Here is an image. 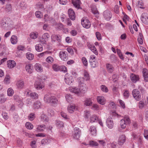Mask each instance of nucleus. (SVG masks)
I'll return each instance as SVG.
<instances>
[{"mask_svg":"<svg viewBox=\"0 0 148 148\" xmlns=\"http://www.w3.org/2000/svg\"><path fill=\"white\" fill-rule=\"evenodd\" d=\"M60 115L61 116L63 117L64 119H69V117L66 114L63 112H62L60 113Z\"/></svg>","mask_w":148,"mask_h":148,"instance_id":"obj_52","label":"nucleus"},{"mask_svg":"<svg viewBox=\"0 0 148 148\" xmlns=\"http://www.w3.org/2000/svg\"><path fill=\"white\" fill-rule=\"evenodd\" d=\"M2 116L3 118L5 119H7L8 118V116L7 114V113L5 112H3L2 113Z\"/></svg>","mask_w":148,"mask_h":148,"instance_id":"obj_62","label":"nucleus"},{"mask_svg":"<svg viewBox=\"0 0 148 148\" xmlns=\"http://www.w3.org/2000/svg\"><path fill=\"white\" fill-rule=\"evenodd\" d=\"M101 90L103 92H107L108 91V88L105 85H101Z\"/></svg>","mask_w":148,"mask_h":148,"instance_id":"obj_43","label":"nucleus"},{"mask_svg":"<svg viewBox=\"0 0 148 148\" xmlns=\"http://www.w3.org/2000/svg\"><path fill=\"white\" fill-rule=\"evenodd\" d=\"M56 124L58 126V127L60 128L63 127L64 126V123L60 121H57L56 122Z\"/></svg>","mask_w":148,"mask_h":148,"instance_id":"obj_50","label":"nucleus"},{"mask_svg":"<svg viewBox=\"0 0 148 148\" xmlns=\"http://www.w3.org/2000/svg\"><path fill=\"white\" fill-rule=\"evenodd\" d=\"M36 50L38 52H41L43 51V48L40 44H37L35 46Z\"/></svg>","mask_w":148,"mask_h":148,"instance_id":"obj_30","label":"nucleus"},{"mask_svg":"<svg viewBox=\"0 0 148 148\" xmlns=\"http://www.w3.org/2000/svg\"><path fill=\"white\" fill-rule=\"evenodd\" d=\"M65 82L67 84H71L72 83V77L70 76L69 78H65Z\"/></svg>","mask_w":148,"mask_h":148,"instance_id":"obj_36","label":"nucleus"},{"mask_svg":"<svg viewBox=\"0 0 148 148\" xmlns=\"http://www.w3.org/2000/svg\"><path fill=\"white\" fill-rule=\"evenodd\" d=\"M146 106V104L145 103L144 101L142 100L140 101L138 104V106L140 109L145 108Z\"/></svg>","mask_w":148,"mask_h":148,"instance_id":"obj_32","label":"nucleus"},{"mask_svg":"<svg viewBox=\"0 0 148 148\" xmlns=\"http://www.w3.org/2000/svg\"><path fill=\"white\" fill-rule=\"evenodd\" d=\"M83 75V77H80L78 78L79 83H84V81H87L90 80V77L89 73L86 71H84Z\"/></svg>","mask_w":148,"mask_h":148,"instance_id":"obj_5","label":"nucleus"},{"mask_svg":"<svg viewBox=\"0 0 148 148\" xmlns=\"http://www.w3.org/2000/svg\"><path fill=\"white\" fill-rule=\"evenodd\" d=\"M97 100L98 102L101 105H104L105 104L106 99L103 96H97Z\"/></svg>","mask_w":148,"mask_h":148,"instance_id":"obj_16","label":"nucleus"},{"mask_svg":"<svg viewBox=\"0 0 148 148\" xmlns=\"http://www.w3.org/2000/svg\"><path fill=\"white\" fill-rule=\"evenodd\" d=\"M112 91L114 94H117L119 93L118 88L114 86L112 89Z\"/></svg>","mask_w":148,"mask_h":148,"instance_id":"obj_58","label":"nucleus"},{"mask_svg":"<svg viewBox=\"0 0 148 148\" xmlns=\"http://www.w3.org/2000/svg\"><path fill=\"white\" fill-rule=\"evenodd\" d=\"M81 23L83 27L85 28H89L91 26V24L90 21L85 17L82 19Z\"/></svg>","mask_w":148,"mask_h":148,"instance_id":"obj_8","label":"nucleus"},{"mask_svg":"<svg viewBox=\"0 0 148 148\" xmlns=\"http://www.w3.org/2000/svg\"><path fill=\"white\" fill-rule=\"evenodd\" d=\"M144 136L148 140V130H144Z\"/></svg>","mask_w":148,"mask_h":148,"instance_id":"obj_64","label":"nucleus"},{"mask_svg":"<svg viewBox=\"0 0 148 148\" xmlns=\"http://www.w3.org/2000/svg\"><path fill=\"white\" fill-rule=\"evenodd\" d=\"M75 108V105L74 104L71 105L68 107V111L69 112L71 113L74 112Z\"/></svg>","mask_w":148,"mask_h":148,"instance_id":"obj_28","label":"nucleus"},{"mask_svg":"<svg viewBox=\"0 0 148 148\" xmlns=\"http://www.w3.org/2000/svg\"><path fill=\"white\" fill-rule=\"evenodd\" d=\"M46 61L48 63L51 64L54 61V59L51 56L48 57L46 59Z\"/></svg>","mask_w":148,"mask_h":148,"instance_id":"obj_42","label":"nucleus"},{"mask_svg":"<svg viewBox=\"0 0 148 148\" xmlns=\"http://www.w3.org/2000/svg\"><path fill=\"white\" fill-rule=\"evenodd\" d=\"M50 37V36L48 33H45L43 34L40 40V42L43 45L45 44H46V41Z\"/></svg>","mask_w":148,"mask_h":148,"instance_id":"obj_10","label":"nucleus"},{"mask_svg":"<svg viewBox=\"0 0 148 148\" xmlns=\"http://www.w3.org/2000/svg\"><path fill=\"white\" fill-rule=\"evenodd\" d=\"M132 93L133 97L136 101H139L140 100L141 96L140 91L137 89H133Z\"/></svg>","mask_w":148,"mask_h":148,"instance_id":"obj_7","label":"nucleus"},{"mask_svg":"<svg viewBox=\"0 0 148 148\" xmlns=\"http://www.w3.org/2000/svg\"><path fill=\"white\" fill-rule=\"evenodd\" d=\"M142 72L145 80L148 82V70L146 68H144Z\"/></svg>","mask_w":148,"mask_h":148,"instance_id":"obj_21","label":"nucleus"},{"mask_svg":"<svg viewBox=\"0 0 148 148\" xmlns=\"http://www.w3.org/2000/svg\"><path fill=\"white\" fill-rule=\"evenodd\" d=\"M65 98L67 101L69 102L72 101V100L73 99L72 95L68 94L66 95L65 96Z\"/></svg>","mask_w":148,"mask_h":148,"instance_id":"obj_47","label":"nucleus"},{"mask_svg":"<svg viewBox=\"0 0 148 148\" xmlns=\"http://www.w3.org/2000/svg\"><path fill=\"white\" fill-rule=\"evenodd\" d=\"M130 79L132 81L133 83H136V82L138 81L139 79V76L137 75H135L133 73H132L130 75Z\"/></svg>","mask_w":148,"mask_h":148,"instance_id":"obj_17","label":"nucleus"},{"mask_svg":"<svg viewBox=\"0 0 148 148\" xmlns=\"http://www.w3.org/2000/svg\"><path fill=\"white\" fill-rule=\"evenodd\" d=\"M106 124L108 127L110 129L112 128L114 126V123L111 117H109L107 119Z\"/></svg>","mask_w":148,"mask_h":148,"instance_id":"obj_14","label":"nucleus"},{"mask_svg":"<svg viewBox=\"0 0 148 148\" xmlns=\"http://www.w3.org/2000/svg\"><path fill=\"white\" fill-rule=\"evenodd\" d=\"M87 46L88 48L96 55H97L98 54V52L95 47L93 45H92L90 44H88Z\"/></svg>","mask_w":148,"mask_h":148,"instance_id":"obj_18","label":"nucleus"},{"mask_svg":"<svg viewBox=\"0 0 148 148\" xmlns=\"http://www.w3.org/2000/svg\"><path fill=\"white\" fill-rule=\"evenodd\" d=\"M26 127L29 129L31 130L33 128V125L30 123L29 122H27L25 124Z\"/></svg>","mask_w":148,"mask_h":148,"instance_id":"obj_44","label":"nucleus"},{"mask_svg":"<svg viewBox=\"0 0 148 148\" xmlns=\"http://www.w3.org/2000/svg\"><path fill=\"white\" fill-rule=\"evenodd\" d=\"M38 36V33L37 32H32L30 35V36L31 38L33 39L36 38Z\"/></svg>","mask_w":148,"mask_h":148,"instance_id":"obj_41","label":"nucleus"},{"mask_svg":"<svg viewBox=\"0 0 148 148\" xmlns=\"http://www.w3.org/2000/svg\"><path fill=\"white\" fill-rule=\"evenodd\" d=\"M41 106V103L39 101H37L33 104V107L34 109H38Z\"/></svg>","mask_w":148,"mask_h":148,"instance_id":"obj_31","label":"nucleus"},{"mask_svg":"<svg viewBox=\"0 0 148 148\" xmlns=\"http://www.w3.org/2000/svg\"><path fill=\"white\" fill-rule=\"evenodd\" d=\"M51 37L53 40L55 41L56 40H60V35L54 34L51 36Z\"/></svg>","mask_w":148,"mask_h":148,"instance_id":"obj_37","label":"nucleus"},{"mask_svg":"<svg viewBox=\"0 0 148 148\" xmlns=\"http://www.w3.org/2000/svg\"><path fill=\"white\" fill-rule=\"evenodd\" d=\"M91 115L90 111L89 110H86L84 112V117L87 119L90 118Z\"/></svg>","mask_w":148,"mask_h":148,"instance_id":"obj_33","label":"nucleus"},{"mask_svg":"<svg viewBox=\"0 0 148 148\" xmlns=\"http://www.w3.org/2000/svg\"><path fill=\"white\" fill-rule=\"evenodd\" d=\"M119 102L121 107L123 108H125V107L124 103L123 101L121 99L119 100Z\"/></svg>","mask_w":148,"mask_h":148,"instance_id":"obj_60","label":"nucleus"},{"mask_svg":"<svg viewBox=\"0 0 148 148\" xmlns=\"http://www.w3.org/2000/svg\"><path fill=\"white\" fill-rule=\"evenodd\" d=\"M123 95L125 99L128 98L129 96V91L127 90H124L123 93Z\"/></svg>","mask_w":148,"mask_h":148,"instance_id":"obj_51","label":"nucleus"},{"mask_svg":"<svg viewBox=\"0 0 148 148\" xmlns=\"http://www.w3.org/2000/svg\"><path fill=\"white\" fill-rule=\"evenodd\" d=\"M82 61L83 64L85 66H87L88 65V62L86 58L83 57L82 58Z\"/></svg>","mask_w":148,"mask_h":148,"instance_id":"obj_53","label":"nucleus"},{"mask_svg":"<svg viewBox=\"0 0 148 148\" xmlns=\"http://www.w3.org/2000/svg\"><path fill=\"white\" fill-rule=\"evenodd\" d=\"M44 100L47 103L53 104L56 103L58 101V99L55 97L49 95H46L45 96Z\"/></svg>","mask_w":148,"mask_h":148,"instance_id":"obj_3","label":"nucleus"},{"mask_svg":"<svg viewBox=\"0 0 148 148\" xmlns=\"http://www.w3.org/2000/svg\"><path fill=\"white\" fill-rule=\"evenodd\" d=\"M84 104L86 106H91L92 104L91 99L90 98L87 99L84 101Z\"/></svg>","mask_w":148,"mask_h":148,"instance_id":"obj_35","label":"nucleus"},{"mask_svg":"<svg viewBox=\"0 0 148 148\" xmlns=\"http://www.w3.org/2000/svg\"><path fill=\"white\" fill-rule=\"evenodd\" d=\"M68 13L70 18L72 20H74L75 18V15L73 10L71 9H70L68 10Z\"/></svg>","mask_w":148,"mask_h":148,"instance_id":"obj_19","label":"nucleus"},{"mask_svg":"<svg viewBox=\"0 0 148 148\" xmlns=\"http://www.w3.org/2000/svg\"><path fill=\"white\" fill-rule=\"evenodd\" d=\"M26 58L29 60H32L34 57V56L33 54L29 52H28L26 53Z\"/></svg>","mask_w":148,"mask_h":148,"instance_id":"obj_39","label":"nucleus"},{"mask_svg":"<svg viewBox=\"0 0 148 148\" xmlns=\"http://www.w3.org/2000/svg\"><path fill=\"white\" fill-rule=\"evenodd\" d=\"M46 128L45 125H38L37 127V130L38 131H43Z\"/></svg>","mask_w":148,"mask_h":148,"instance_id":"obj_34","label":"nucleus"},{"mask_svg":"<svg viewBox=\"0 0 148 148\" xmlns=\"http://www.w3.org/2000/svg\"><path fill=\"white\" fill-rule=\"evenodd\" d=\"M10 76L9 75H6L4 79V82L6 84H8L10 82Z\"/></svg>","mask_w":148,"mask_h":148,"instance_id":"obj_49","label":"nucleus"},{"mask_svg":"<svg viewBox=\"0 0 148 148\" xmlns=\"http://www.w3.org/2000/svg\"><path fill=\"white\" fill-rule=\"evenodd\" d=\"M29 96L32 99H36L38 98V94L35 92H31L29 95Z\"/></svg>","mask_w":148,"mask_h":148,"instance_id":"obj_38","label":"nucleus"},{"mask_svg":"<svg viewBox=\"0 0 148 148\" xmlns=\"http://www.w3.org/2000/svg\"><path fill=\"white\" fill-rule=\"evenodd\" d=\"M106 67L108 72L110 73H112L114 70V68L113 65L110 64H106Z\"/></svg>","mask_w":148,"mask_h":148,"instance_id":"obj_26","label":"nucleus"},{"mask_svg":"<svg viewBox=\"0 0 148 148\" xmlns=\"http://www.w3.org/2000/svg\"><path fill=\"white\" fill-rule=\"evenodd\" d=\"M116 52L119 56L120 59L122 60H123L124 58L120 50L117 49H116Z\"/></svg>","mask_w":148,"mask_h":148,"instance_id":"obj_46","label":"nucleus"},{"mask_svg":"<svg viewBox=\"0 0 148 148\" xmlns=\"http://www.w3.org/2000/svg\"><path fill=\"white\" fill-rule=\"evenodd\" d=\"M34 68L35 70L38 72H41L43 71V68L41 65L38 64L36 63L34 65Z\"/></svg>","mask_w":148,"mask_h":148,"instance_id":"obj_24","label":"nucleus"},{"mask_svg":"<svg viewBox=\"0 0 148 148\" xmlns=\"http://www.w3.org/2000/svg\"><path fill=\"white\" fill-rule=\"evenodd\" d=\"M92 13L95 14H99V12L97 10V9L95 8H94L92 9Z\"/></svg>","mask_w":148,"mask_h":148,"instance_id":"obj_59","label":"nucleus"},{"mask_svg":"<svg viewBox=\"0 0 148 148\" xmlns=\"http://www.w3.org/2000/svg\"><path fill=\"white\" fill-rule=\"evenodd\" d=\"M126 138L125 135H122L119 136L118 141V144L120 145H122L125 142Z\"/></svg>","mask_w":148,"mask_h":148,"instance_id":"obj_13","label":"nucleus"},{"mask_svg":"<svg viewBox=\"0 0 148 148\" xmlns=\"http://www.w3.org/2000/svg\"><path fill=\"white\" fill-rule=\"evenodd\" d=\"M25 68L27 72L29 74L31 73L33 71V66L31 64H27L25 67Z\"/></svg>","mask_w":148,"mask_h":148,"instance_id":"obj_20","label":"nucleus"},{"mask_svg":"<svg viewBox=\"0 0 148 148\" xmlns=\"http://www.w3.org/2000/svg\"><path fill=\"white\" fill-rule=\"evenodd\" d=\"M147 13H143L141 15V20L142 22L145 24L148 23V16Z\"/></svg>","mask_w":148,"mask_h":148,"instance_id":"obj_12","label":"nucleus"},{"mask_svg":"<svg viewBox=\"0 0 148 148\" xmlns=\"http://www.w3.org/2000/svg\"><path fill=\"white\" fill-rule=\"evenodd\" d=\"M11 43L13 44H16L17 42V37L14 35L12 36L10 38Z\"/></svg>","mask_w":148,"mask_h":148,"instance_id":"obj_29","label":"nucleus"},{"mask_svg":"<svg viewBox=\"0 0 148 148\" xmlns=\"http://www.w3.org/2000/svg\"><path fill=\"white\" fill-rule=\"evenodd\" d=\"M16 85L19 89H22L23 88L24 86V82L22 80H19L17 81Z\"/></svg>","mask_w":148,"mask_h":148,"instance_id":"obj_22","label":"nucleus"},{"mask_svg":"<svg viewBox=\"0 0 148 148\" xmlns=\"http://www.w3.org/2000/svg\"><path fill=\"white\" fill-rule=\"evenodd\" d=\"M131 121L129 117L127 116H125L124 117L123 119L121 121V126L122 129H125L126 126L129 125Z\"/></svg>","mask_w":148,"mask_h":148,"instance_id":"obj_4","label":"nucleus"},{"mask_svg":"<svg viewBox=\"0 0 148 148\" xmlns=\"http://www.w3.org/2000/svg\"><path fill=\"white\" fill-rule=\"evenodd\" d=\"M59 56L61 60L64 61H66L68 58L67 53L64 50H62L60 52Z\"/></svg>","mask_w":148,"mask_h":148,"instance_id":"obj_9","label":"nucleus"},{"mask_svg":"<svg viewBox=\"0 0 148 148\" xmlns=\"http://www.w3.org/2000/svg\"><path fill=\"white\" fill-rule=\"evenodd\" d=\"M80 133L81 131L77 127H75L73 135V138L76 139H78L80 137Z\"/></svg>","mask_w":148,"mask_h":148,"instance_id":"obj_11","label":"nucleus"},{"mask_svg":"<svg viewBox=\"0 0 148 148\" xmlns=\"http://www.w3.org/2000/svg\"><path fill=\"white\" fill-rule=\"evenodd\" d=\"M90 62L92 67L93 68L96 66L98 64V63L95 61Z\"/></svg>","mask_w":148,"mask_h":148,"instance_id":"obj_57","label":"nucleus"},{"mask_svg":"<svg viewBox=\"0 0 148 148\" xmlns=\"http://www.w3.org/2000/svg\"><path fill=\"white\" fill-rule=\"evenodd\" d=\"M48 115H49L53 116L54 114V111L51 109H49L48 110Z\"/></svg>","mask_w":148,"mask_h":148,"instance_id":"obj_56","label":"nucleus"},{"mask_svg":"<svg viewBox=\"0 0 148 148\" xmlns=\"http://www.w3.org/2000/svg\"><path fill=\"white\" fill-rule=\"evenodd\" d=\"M108 106L110 109H115L116 108V106L114 102H110L108 105Z\"/></svg>","mask_w":148,"mask_h":148,"instance_id":"obj_40","label":"nucleus"},{"mask_svg":"<svg viewBox=\"0 0 148 148\" xmlns=\"http://www.w3.org/2000/svg\"><path fill=\"white\" fill-rule=\"evenodd\" d=\"M52 68L53 70L56 71H60L64 73L67 71L66 68L64 66H59L56 64H54L52 66Z\"/></svg>","mask_w":148,"mask_h":148,"instance_id":"obj_6","label":"nucleus"},{"mask_svg":"<svg viewBox=\"0 0 148 148\" xmlns=\"http://www.w3.org/2000/svg\"><path fill=\"white\" fill-rule=\"evenodd\" d=\"M95 35L97 39L99 40L102 39L101 35L99 32H97L95 33Z\"/></svg>","mask_w":148,"mask_h":148,"instance_id":"obj_54","label":"nucleus"},{"mask_svg":"<svg viewBox=\"0 0 148 148\" xmlns=\"http://www.w3.org/2000/svg\"><path fill=\"white\" fill-rule=\"evenodd\" d=\"M103 16L106 20L107 21H109L110 20L112 15L110 11L106 10L103 12Z\"/></svg>","mask_w":148,"mask_h":148,"instance_id":"obj_15","label":"nucleus"},{"mask_svg":"<svg viewBox=\"0 0 148 148\" xmlns=\"http://www.w3.org/2000/svg\"><path fill=\"white\" fill-rule=\"evenodd\" d=\"M14 92L13 90L11 88H9L7 90L8 95L9 96H12L13 95Z\"/></svg>","mask_w":148,"mask_h":148,"instance_id":"obj_45","label":"nucleus"},{"mask_svg":"<svg viewBox=\"0 0 148 148\" xmlns=\"http://www.w3.org/2000/svg\"><path fill=\"white\" fill-rule=\"evenodd\" d=\"M17 49L19 51H23L25 49V47L22 45H19L18 46Z\"/></svg>","mask_w":148,"mask_h":148,"instance_id":"obj_63","label":"nucleus"},{"mask_svg":"<svg viewBox=\"0 0 148 148\" xmlns=\"http://www.w3.org/2000/svg\"><path fill=\"white\" fill-rule=\"evenodd\" d=\"M45 79L41 78L40 77H38L37 80H36L34 83V86L35 88L37 90H40L43 88L45 86L44 84L41 81H45Z\"/></svg>","mask_w":148,"mask_h":148,"instance_id":"obj_2","label":"nucleus"},{"mask_svg":"<svg viewBox=\"0 0 148 148\" xmlns=\"http://www.w3.org/2000/svg\"><path fill=\"white\" fill-rule=\"evenodd\" d=\"M89 130L91 134L94 136H95L97 134V130L96 127L94 126L90 127Z\"/></svg>","mask_w":148,"mask_h":148,"instance_id":"obj_27","label":"nucleus"},{"mask_svg":"<svg viewBox=\"0 0 148 148\" xmlns=\"http://www.w3.org/2000/svg\"><path fill=\"white\" fill-rule=\"evenodd\" d=\"M35 117V114L33 113H31L28 116V119L30 121L33 120Z\"/></svg>","mask_w":148,"mask_h":148,"instance_id":"obj_55","label":"nucleus"},{"mask_svg":"<svg viewBox=\"0 0 148 148\" xmlns=\"http://www.w3.org/2000/svg\"><path fill=\"white\" fill-rule=\"evenodd\" d=\"M72 3L76 8H79L81 3L80 0H72Z\"/></svg>","mask_w":148,"mask_h":148,"instance_id":"obj_25","label":"nucleus"},{"mask_svg":"<svg viewBox=\"0 0 148 148\" xmlns=\"http://www.w3.org/2000/svg\"><path fill=\"white\" fill-rule=\"evenodd\" d=\"M16 62L13 60H10L7 62V65L8 67L10 68H14L16 66Z\"/></svg>","mask_w":148,"mask_h":148,"instance_id":"obj_23","label":"nucleus"},{"mask_svg":"<svg viewBox=\"0 0 148 148\" xmlns=\"http://www.w3.org/2000/svg\"><path fill=\"white\" fill-rule=\"evenodd\" d=\"M143 137L142 136L139 135L138 137V143L139 145H141L143 143Z\"/></svg>","mask_w":148,"mask_h":148,"instance_id":"obj_61","label":"nucleus"},{"mask_svg":"<svg viewBox=\"0 0 148 148\" xmlns=\"http://www.w3.org/2000/svg\"><path fill=\"white\" fill-rule=\"evenodd\" d=\"M79 88L70 86L69 88V90L71 92L75 93L78 96H81L86 92L87 89L86 84L84 83H79Z\"/></svg>","mask_w":148,"mask_h":148,"instance_id":"obj_1","label":"nucleus"},{"mask_svg":"<svg viewBox=\"0 0 148 148\" xmlns=\"http://www.w3.org/2000/svg\"><path fill=\"white\" fill-rule=\"evenodd\" d=\"M98 119L97 117L95 115H93L90 118V121L91 122H94L96 120Z\"/></svg>","mask_w":148,"mask_h":148,"instance_id":"obj_48","label":"nucleus"}]
</instances>
